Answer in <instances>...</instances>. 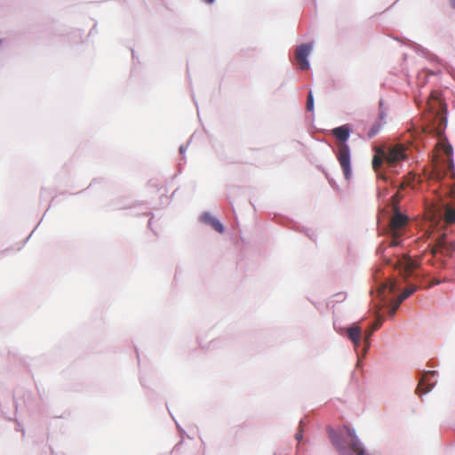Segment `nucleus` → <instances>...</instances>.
Segmentation results:
<instances>
[{"instance_id":"nucleus-1","label":"nucleus","mask_w":455,"mask_h":455,"mask_svg":"<svg viewBox=\"0 0 455 455\" xmlns=\"http://www.w3.org/2000/svg\"><path fill=\"white\" fill-rule=\"evenodd\" d=\"M350 132L348 124H344L331 130V134L337 140L336 157L347 180H349L352 174L350 148L347 143Z\"/></svg>"},{"instance_id":"nucleus-2","label":"nucleus","mask_w":455,"mask_h":455,"mask_svg":"<svg viewBox=\"0 0 455 455\" xmlns=\"http://www.w3.org/2000/svg\"><path fill=\"white\" fill-rule=\"evenodd\" d=\"M407 216L402 214L399 212H395L393 217L391 218L389 228L392 237L387 243H381L377 250L378 254L380 255V257L383 259L386 264L391 263V256L395 255V252H393L392 251L394 248L399 246L401 243L400 229L403 228L407 224Z\"/></svg>"},{"instance_id":"nucleus-3","label":"nucleus","mask_w":455,"mask_h":455,"mask_svg":"<svg viewBox=\"0 0 455 455\" xmlns=\"http://www.w3.org/2000/svg\"><path fill=\"white\" fill-rule=\"evenodd\" d=\"M329 436L331 443L340 453H346L349 451L355 455L363 450L355 432L350 428H331Z\"/></svg>"},{"instance_id":"nucleus-4","label":"nucleus","mask_w":455,"mask_h":455,"mask_svg":"<svg viewBox=\"0 0 455 455\" xmlns=\"http://www.w3.org/2000/svg\"><path fill=\"white\" fill-rule=\"evenodd\" d=\"M427 107L433 116L431 121L433 123V128L436 131L438 135H441L447 124L446 117L444 116V104L436 93H432L427 101Z\"/></svg>"},{"instance_id":"nucleus-5","label":"nucleus","mask_w":455,"mask_h":455,"mask_svg":"<svg viewBox=\"0 0 455 455\" xmlns=\"http://www.w3.org/2000/svg\"><path fill=\"white\" fill-rule=\"evenodd\" d=\"M443 153L447 156V170L441 166L440 164H434L433 172H432V178L437 180H443L446 175L448 171L453 170V161L451 159L452 155V147L449 144H442ZM451 177L455 179V172H451Z\"/></svg>"},{"instance_id":"nucleus-6","label":"nucleus","mask_w":455,"mask_h":455,"mask_svg":"<svg viewBox=\"0 0 455 455\" xmlns=\"http://www.w3.org/2000/svg\"><path fill=\"white\" fill-rule=\"evenodd\" d=\"M381 148L385 153L387 164L391 167L395 166L398 163L407 158L405 154L406 148L402 144L383 147Z\"/></svg>"},{"instance_id":"nucleus-7","label":"nucleus","mask_w":455,"mask_h":455,"mask_svg":"<svg viewBox=\"0 0 455 455\" xmlns=\"http://www.w3.org/2000/svg\"><path fill=\"white\" fill-rule=\"evenodd\" d=\"M418 267V263L407 254L397 255V260L395 268L399 270L404 279L410 277L413 271Z\"/></svg>"},{"instance_id":"nucleus-8","label":"nucleus","mask_w":455,"mask_h":455,"mask_svg":"<svg viewBox=\"0 0 455 455\" xmlns=\"http://www.w3.org/2000/svg\"><path fill=\"white\" fill-rule=\"evenodd\" d=\"M436 375L437 373L435 371H425L418 384L417 394L422 395L428 393L436 383Z\"/></svg>"},{"instance_id":"nucleus-9","label":"nucleus","mask_w":455,"mask_h":455,"mask_svg":"<svg viewBox=\"0 0 455 455\" xmlns=\"http://www.w3.org/2000/svg\"><path fill=\"white\" fill-rule=\"evenodd\" d=\"M313 44H304L297 47L295 50V60L301 70H307L309 68V63L307 61V56L312 50Z\"/></svg>"},{"instance_id":"nucleus-10","label":"nucleus","mask_w":455,"mask_h":455,"mask_svg":"<svg viewBox=\"0 0 455 455\" xmlns=\"http://www.w3.org/2000/svg\"><path fill=\"white\" fill-rule=\"evenodd\" d=\"M454 250L453 244L451 243H448L446 241V235H442L438 238L436 243L432 248V253L437 254L439 251L443 252V251H445L446 253H450Z\"/></svg>"},{"instance_id":"nucleus-11","label":"nucleus","mask_w":455,"mask_h":455,"mask_svg":"<svg viewBox=\"0 0 455 455\" xmlns=\"http://www.w3.org/2000/svg\"><path fill=\"white\" fill-rule=\"evenodd\" d=\"M201 220L205 224L210 225L218 233L222 234L224 232V227L220 221L212 216L209 212L202 214Z\"/></svg>"},{"instance_id":"nucleus-12","label":"nucleus","mask_w":455,"mask_h":455,"mask_svg":"<svg viewBox=\"0 0 455 455\" xmlns=\"http://www.w3.org/2000/svg\"><path fill=\"white\" fill-rule=\"evenodd\" d=\"M347 334L349 339L354 343L355 347H357L361 342L362 331L357 325H354L347 329Z\"/></svg>"},{"instance_id":"nucleus-13","label":"nucleus","mask_w":455,"mask_h":455,"mask_svg":"<svg viewBox=\"0 0 455 455\" xmlns=\"http://www.w3.org/2000/svg\"><path fill=\"white\" fill-rule=\"evenodd\" d=\"M396 282L394 279H389L386 283H381L377 288V293L381 296L386 291L393 292L395 289Z\"/></svg>"},{"instance_id":"nucleus-14","label":"nucleus","mask_w":455,"mask_h":455,"mask_svg":"<svg viewBox=\"0 0 455 455\" xmlns=\"http://www.w3.org/2000/svg\"><path fill=\"white\" fill-rule=\"evenodd\" d=\"M384 161H386L385 153L383 149L380 148L377 150L376 155L373 156L372 159L373 170L377 172L380 168Z\"/></svg>"},{"instance_id":"nucleus-15","label":"nucleus","mask_w":455,"mask_h":455,"mask_svg":"<svg viewBox=\"0 0 455 455\" xmlns=\"http://www.w3.org/2000/svg\"><path fill=\"white\" fill-rule=\"evenodd\" d=\"M443 220L446 224H452L455 222V210L450 205L444 208Z\"/></svg>"},{"instance_id":"nucleus-16","label":"nucleus","mask_w":455,"mask_h":455,"mask_svg":"<svg viewBox=\"0 0 455 455\" xmlns=\"http://www.w3.org/2000/svg\"><path fill=\"white\" fill-rule=\"evenodd\" d=\"M418 289V286L410 284L398 297V304H401L405 299L413 294Z\"/></svg>"},{"instance_id":"nucleus-17","label":"nucleus","mask_w":455,"mask_h":455,"mask_svg":"<svg viewBox=\"0 0 455 455\" xmlns=\"http://www.w3.org/2000/svg\"><path fill=\"white\" fill-rule=\"evenodd\" d=\"M380 130V124H376L371 126V128L368 132V137L372 138L374 137Z\"/></svg>"},{"instance_id":"nucleus-18","label":"nucleus","mask_w":455,"mask_h":455,"mask_svg":"<svg viewBox=\"0 0 455 455\" xmlns=\"http://www.w3.org/2000/svg\"><path fill=\"white\" fill-rule=\"evenodd\" d=\"M307 109L308 111H313L314 109V99H313V94L311 92H309L308 95H307V106H306Z\"/></svg>"},{"instance_id":"nucleus-19","label":"nucleus","mask_w":455,"mask_h":455,"mask_svg":"<svg viewBox=\"0 0 455 455\" xmlns=\"http://www.w3.org/2000/svg\"><path fill=\"white\" fill-rule=\"evenodd\" d=\"M373 332H374V331L371 327L364 332V342H365L366 347H368L370 346L369 340Z\"/></svg>"},{"instance_id":"nucleus-20","label":"nucleus","mask_w":455,"mask_h":455,"mask_svg":"<svg viewBox=\"0 0 455 455\" xmlns=\"http://www.w3.org/2000/svg\"><path fill=\"white\" fill-rule=\"evenodd\" d=\"M400 304H398V299H396L395 303L392 306V307L389 309V315L391 316L395 315L397 308L399 307Z\"/></svg>"},{"instance_id":"nucleus-21","label":"nucleus","mask_w":455,"mask_h":455,"mask_svg":"<svg viewBox=\"0 0 455 455\" xmlns=\"http://www.w3.org/2000/svg\"><path fill=\"white\" fill-rule=\"evenodd\" d=\"M382 324V320L378 319L371 326V328L375 331H377Z\"/></svg>"},{"instance_id":"nucleus-22","label":"nucleus","mask_w":455,"mask_h":455,"mask_svg":"<svg viewBox=\"0 0 455 455\" xmlns=\"http://www.w3.org/2000/svg\"><path fill=\"white\" fill-rule=\"evenodd\" d=\"M296 439L298 441H300L302 439V434H301V431L298 432L295 435Z\"/></svg>"},{"instance_id":"nucleus-23","label":"nucleus","mask_w":455,"mask_h":455,"mask_svg":"<svg viewBox=\"0 0 455 455\" xmlns=\"http://www.w3.org/2000/svg\"><path fill=\"white\" fill-rule=\"evenodd\" d=\"M357 455H369V454H366L363 450H360V452Z\"/></svg>"},{"instance_id":"nucleus-24","label":"nucleus","mask_w":455,"mask_h":455,"mask_svg":"<svg viewBox=\"0 0 455 455\" xmlns=\"http://www.w3.org/2000/svg\"><path fill=\"white\" fill-rule=\"evenodd\" d=\"M440 282L438 280H435L431 283V285L438 284Z\"/></svg>"},{"instance_id":"nucleus-25","label":"nucleus","mask_w":455,"mask_h":455,"mask_svg":"<svg viewBox=\"0 0 455 455\" xmlns=\"http://www.w3.org/2000/svg\"><path fill=\"white\" fill-rule=\"evenodd\" d=\"M203 1L207 4H212L215 0H203Z\"/></svg>"},{"instance_id":"nucleus-26","label":"nucleus","mask_w":455,"mask_h":455,"mask_svg":"<svg viewBox=\"0 0 455 455\" xmlns=\"http://www.w3.org/2000/svg\"><path fill=\"white\" fill-rule=\"evenodd\" d=\"M308 422L300 421L299 427H301L303 424H307Z\"/></svg>"},{"instance_id":"nucleus-27","label":"nucleus","mask_w":455,"mask_h":455,"mask_svg":"<svg viewBox=\"0 0 455 455\" xmlns=\"http://www.w3.org/2000/svg\"><path fill=\"white\" fill-rule=\"evenodd\" d=\"M398 198V194H395V196H393V199H397Z\"/></svg>"},{"instance_id":"nucleus-28","label":"nucleus","mask_w":455,"mask_h":455,"mask_svg":"<svg viewBox=\"0 0 455 455\" xmlns=\"http://www.w3.org/2000/svg\"><path fill=\"white\" fill-rule=\"evenodd\" d=\"M451 4L453 7H455V0H451Z\"/></svg>"}]
</instances>
